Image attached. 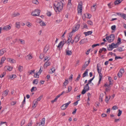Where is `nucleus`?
I'll return each instance as SVG.
<instances>
[{
	"label": "nucleus",
	"mask_w": 126,
	"mask_h": 126,
	"mask_svg": "<svg viewBox=\"0 0 126 126\" xmlns=\"http://www.w3.org/2000/svg\"><path fill=\"white\" fill-rule=\"evenodd\" d=\"M91 61L90 59V58L88 60V61L86 62L83 65L81 69L82 70H85V68L88 66L89 64V63Z\"/></svg>",
	"instance_id": "0eeeda50"
},
{
	"label": "nucleus",
	"mask_w": 126,
	"mask_h": 126,
	"mask_svg": "<svg viewBox=\"0 0 126 126\" xmlns=\"http://www.w3.org/2000/svg\"><path fill=\"white\" fill-rule=\"evenodd\" d=\"M70 101H69L67 103L63 104L61 106V109L62 110L66 109L67 107L69 104L71 103Z\"/></svg>",
	"instance_id": "6e6552de"
},
{
	"label": "nucleus",
	"mask_w": 126,
	"mask_h": 126,
	"mask_svg": "<svg viewBox=\"0 0 126 126\" xmlns=\"http://www.w3.org/2000/svg\"><path fill=\"white\" fill-rule=\"evenodd\" d=\"M112 83H109V84H108L107 83H106L104 85V86L105 87H110V85L112 84Z\"/></svg>",
	"instance_id": "cd10ccee"
},
{
	"label": "nucleus",
	"mask_w": 126,
	"mask_h": 126,
	"mask_svg": "<svg viewBox=\"0 0 126 126\" xmlns=\"http://www.w3.org/2000/svg\"><path fill=\"white\" fill-rule=\"evenodd\" d=\"M7 61L12 63H16V61L15 60L13 59H12L11 58H8L7 59Z\"/></svg>",
	"instance_id": "dca6fc26"
},
{
	"label": "nucleus",
	"mask_w": 126,
	"mask_h": 126,
	"mask_svg": "<svg viewBox=\"0 0 126 126\" xmlns=\"http://www.w3.org/2000/svg\"><path fill=\"white\" fill-rule=\"evenodd\" d=\"M80 26V25L79 24H77L73 28V29L71 32V33H74L78 30L79 29Z\"/></svg>",
	"instance_id": "39448f33"
},
{
	"label": "nucleus",
	"mask_w": 126,
	"mask_h": 126,
	"mask_svg": "<svg viewBox=\"0 0 126 126\" xmlns=\"http://www.w3.org/2000/svg\"><path fill=\"white\" fill-rule=\"evenodd\" d=\"M43 96L41 95L36 100L37 101H39L42 98Z\"/></svg>",
	"instance_id": "8fccbe9b"
},
{
	"label": "nucleus",
	"mask_w": 126,
	"mask_h": 126,
	"mask_svg": "<svg viewBox=\"0 0 126 126\" xmlns=\"http://www.w3.org/2000/svg\"><path fill=\"white\" fill-rule=\"evenodd\" d=\"M80 39V37L78 36H76L74 39V41L76 43L78 42Z\"/></svg>",
	"instance_id": "6ab92c4d"
},
{
	"label": "nucleus",
	"mask_w": 126,
	"mask_h": 126,
	"mask_svg": "<svg viewBox=\"0 0 126 126\" xmlns=\"http://www.w3.org/2000/svg\"><path fill=\"white\" fill-rule=\"evenodd\" d=\"M72 36L71 35H69V36L68 37V39L67 41H68V43L69 44H70V43L72 41Z\"/></svg>",
	"instance_id": "f3484780"
},
{
	"label": "nucleus",
	"mask_w": 126,
	"mask_h": 126,
	"mask_svg": "<svg viewBox=\"0 0 126 126\" xmlns=\"http://www.w3.org/2000/svg\"><path fill=\"white\" fill-rule=\"evenodd\" d=\"M101 68L100 66L98 64L97 65V70L98 73H101Z\"/></svg>",
	"instance_id": "4468645a"
},
{
	"label": "nucleus",
	"mask_w": 126,
	"mask_h": 126,
	"mask_svg": "<svg viewBox=\"0 0 126 126\" xmlns=\"http://www.w3.org/2000/svg\"><path fill=\"white\" fill-rule=\"evenodd\" d=\"M86 18H90L91 17V15L87 13L86 14Z\"/></svg>",
	"instance_id": "09e8293b"
},
{
	"label": "nucleus",
	"mask_w": 126,
	"mask_h": 126,
	"mask_svg": "<svg viewBox=\"0 0 126 126\" xmlns=\"http://www.w3.org/2000/svg\"><path fill=\"white\" fill-rule=\"evenodd\" d=\"M19 15V14L17 13H16L14 14L12 16L13 17H15L18 16Z\"/></svg>",
	"instance_id": "58836bf2"
},
{
	"label": "nucleus",
	"mask_w": 126,
	"mask_h": 126,
	"mask_svg": "<svg viewBox=\"0 0 126 126\" xmlns=\"http://www.w3.org/2000/svg\"><path fill=\"white\" fill-rule=\"evenodd\" d=\"M27 57H28V59L29 60L31 59L32 58V55L29 54L27 56Z\"/></svg>",
	"instance_id": "0e129e2a"
},
{
	"label": "nucleus",
	"mask_w": 126,
	"mask_h": 126,
	"mask_svg": "<svg viewBox=\"0 0 126 126\" xmlns=\"http://www.w3.org/2000/svg\"><path fill=\"white\" fill-rule=\"evenodd\" d=\"M16 76L14 75H10L9 76V79H13L15 78H16Z\"/></svg>",
	"instance_id": "a878e982"
},
{
	"label": "nucleus",
	"mask_w": 126,
	"mask_h": 126,
	"mask_svg": "<svg viewBox=\"0 0 126 126\" xmlns=\"http://www.w3.org/2000/svg\"><path fill=\"white\" fill-rule=\"evenodd\" d=\"M68 83V81L67 80H65V81L63 83V85L64 86H66Z\"/></svg>",
	"instance_id": "37998d69"
},
{
	"label": "nucleus",
	"mask_w": 126,
	"mask_h": 126,
	"mask_svg": "<svg viewBox=\"0 0 126 126\" xmlns=\"http://www.w3.org/2000/svg\"><path fill=\"white\" fill-rule=\"evenodd\" d=\"M37 90V89L36 87H32L31 89V91L32 92L33 91H35Z\"/></svg>",
	"instance_id": "72a5a7b5"
},
{
	"label": "nucleus",
	"mask_w": 126,
	"mask_h": 126,
	"mask_svg": "<svg viewBox=\"0 0 126 126\" xmlns=\"http://www.w3.org/2000/svg\"><path fill=\"white\" fill-rule=\"evenodd\" d=\"M20 26V23L19 22H17L16 23V27L18 28H19Z\"/></svg>",
	"instance_id": "c85d7f7f"
},
{
	"label": "nucleus",
	"mask_w": 126,
	"mask_h": 126,
	"mask_svg": "<svg viewBox=\"0 0 126 126\" xmlns=\"http://www.w3.org/2000/svg\"><path fill=\"white\" fill-rule=\"evenodd\" d=\"M40 121V122L38 123V126H44L45 119H41Z\"/></svg>",
	"instance_id": "423d86ee"
},
{
	"label": "nucleus",
	"mask_w": 126,
	"mask_h": 126,
	"mask_svg": "<svg viewBox=\"0 0 126 126\" xmlns=\"http://www.w3.org/2000/svg\"><path fill=\"white\" fill-rule=\"evenodd\" d=\"M114 47V48H116L118 47V45H119L117 44L116 43L115 44L114 43H112Z\"/></svg>",
	"instance_id": "f704fd0d"
},
{
	"label": "nucleus",
	"mask_w": 126,
	"mask_h": 126,
	"mask_svg": "<svg viewBox=\"0 0 126 126\" xmlns=\"http://www.w3.org/2000/svg\"><path fill=\"white\" fill-rule=\"evenodd\" d=\"M84 89H85L87 91H88L89 90V84H87L85 85L84 86Z\"/></svg>",
	"instance_id": "5701e85b"
},
{
	"label": "nucleus",
	"mask_w": 126,
	"mask_h": 126,
	"mask_svg": "<svg viewBox=\"0 0 126 126\" xmlns=\"http://www.w3.org/2000/svg\"><path fill=\"white\" fill-rule=\"evenodd\" d=\"M40 25L41 26H45L46 24L44 22H42L41 21V22H40Z\"/></svg>",
	"instance_id": "a18cd8bd"
},
{
	"label": "nucleus",
	"mask_w": 126,
	"mask_h": 126,
	"mask_svg": "<svg viewBox=\"0 0 126 126\" xmlns=\"http://www.w3.org/2000/svg\"><path fill=\"white\" fill-rule=\"evenodd\" d=\"M26 25L28 27H30L32 26V24L29 22H27L26 23Z\"/></svg>",
	"instance_id": "4c0bfd02"
},
{
	"label": "nucleus",
	"mask_w": 126,
	"mask_h": 126,
	"mask_svg": "<svg viewBox=\"0 0 126 126\" xmlns=\"http://www.w3.org/2000/svg\"><path fill=\"white\" fill-rule=\"evenodd\" d=\"M80 77H81L80 74H79L76 79L75 80V81L76 82L78 81L79 80L80 78Z\"/></svg>",
	"instance_id": "473e14b6"
},
{
	"label": "nucleus",
	"mask_w": 126,
	"mask_h": 126,
	"mask_svg": "<svg viewBox=\"0 0 126 126\" xmlns=\"http://www.w3.org/2000/svg\"><path fill=\"white\" fill-rule=\"evenodd\" d=\"M122 17L124 19L126 20V14L123 13Z\"/></svg>",
	"instance_id": "5fc2aeb1"
},
{
	"label": "nucleus",
	"mask_w": 126,
	"mask_h": 126,
	"mask_svg": "<svg viewBox=\"0 0 126 126\" xmlns=\"http://www.w3.org/2000/svg\"><path fill=\"white\" fill-rule=\"evenodd\" d=\"M111 29L113 30H115L116 29V26L115 25L112 26L111 27Z\"/></svg>",
	"instance_id": "13d9d810"
},
{
	"label": "nucleus",
	"mask_w": 126,
	"mask_h": 126,
	"mask_svg": "<svg viewBox=\"0 0 126 126\" xmlns=\"http://www.w3.org/2000/svg\"><path fill=\"white\" fill-rule=\"evenodd\" d=\"M68 92H66V93H68V92H70L72 90V87L71 86H69L68 87Z\"/></svg>",
	"instance_id": "864d4df0"
},
{
	"label": "nucleus",
	"mask_w": 126,
	"mask_h": 126,
	"mask_svg": "<svg viewBox=\"0 0 126 126\" xmlns=\"http://www.w3.org/2000/svg\"><path fill=\"white\" fill-rule=\"evenodd\" d=\"M116 14L119 16L122 17L123 14V13H117Z\"/></svg>",
	"instance_id": "bf43d9fd"
},
{
	"label": "nucleus",
	"mask_w": 126,
	"mask_h": 126,
	"mask_svg": "<svg viewBox=\"0 0 126 126\" xmlns=\"http://www.w3.org/2000/svg\"><path fill=\"white\" fill-rule=\"evenodd\" d=\"M86 91H86V90H85V89H84L82 90L81 93L82 94H84L86 93Z\"/></svg>",
	"instance_id": "69168bd1"
},
{
	"label": "nucleus",
	"mask_w": 126,
	"mask_h": 126,
	"mask_svg": "<svg viewBox=\"0 0 126 126\" xmlns=\"http://www.w3.org/2000/svg\"><path fill=\"white\" fill-rule=\"evenodd\" d=\"M13 68V67L8 66H6L4 67V69L5 70H8L9 71H11Z\"/></svg>",
	"instance_id": "9d476101"
},
{
	"label": "nucleus",
	"mask_w": 126,
	"mask_h": 126,
	"mask_svg": "<svg viewBox=\"0 0 126 126\" xmlns=\"http://www.w3.org/2000/svg\"><path fill=\"white\" fill-rule=\"evenodd\" d=\"M119 72L122 74L124 72V69L123 68H121L120 69Z\"/></svg>",
	"instance_id": "79ce46f5"
},
{
	"label": "nucleus",
	"mask_w": 126,
	"mask_h": 126,
	"mask_svg": "<svg viewBox=\"0 0 126 126\" xmlns=\"http://www.w3.org/2000/svg\"><path fill=\"white\" fill-rule=\"evenodd\" d=\"M103 94H101L100 95L99 97V101L102 102L103 101L102 97L103 96Z\"/></svg>",
	"instance_id": "a19ab883"
},
{
	"label": "nucleus",
	"mask_w": 126,
	"mask_h": 126,
	"mask_svg": "<svg viewBox=\"0 0 126 126\" xmlns=\"http://www.w3.org/2000/svg\"><path fill=\"white\" fill-rule=\"evenodd\" d=\"M47 14L48 16H50L51 15V13L49 11H48L47 12Z\"/></svg>",
	"instance_id": "052dcab7"
},
{
	"label": "nucleus",
	"mask_w": 126,
	"mask_h": 126,
	"mask_svg": "<svg viewBox=\"0 0 126 126\" xmlns=\"http://www.w3.org/2000/svg\"><path fill=\"white\" fill-rule=\"evenodd\" d=\"M38 74H39L38 73H37L36 74H34V77L35 78H39V76Z\"/></svg>",
	"instance_id": "49530a36"
},
{
	"label": "nucleus",
	"mask_w": 126,
	"mask_h": 126,
	"mask_svg": "<svg viewBox=\"0 0 126 126\" xmlns=\"http://www.w3.org/2000/svg\"><path fill=\"white\" fill-rule=\"evenodd\" d=\"M48 47H46L44 48V52L45 53H46L47 52V51L48 50Z\"/></svg>",
	"instance_id": "de8ad7c7"
},
{
	"label": "nucleus",
	"mask_w": 126,
	"mask_h": 126,
	"mask_svg": "<svg viewBox=\"0 0 126 126\" xmlns=\"http://www.w3.org/2000/svg\"><path fill=\"white\" fill-rule=\"evenodd\" d=\"M117 43L118 44H119V45L121 44V39L119 37L118 38Z\"/></svg>",
	"instance_id": "7c9ffc66"
},
{
	"label": "nucleus",
	"mask_w": 126,
	"mask_h": 126,
	"mask_svg": "<svg viewBox=\"0 0 126 126\" xmlns=\"http://www.w3.org/2000/svg\"><path fill=\"white\" fill-rule=\"evenodd\" d=\"M96 5L94 4L91 7V10L92 12H94L95 11L96 8Z\"/></svg>",
	"instance_id": "4be33fe9"
},
{
	"label": "nucleus",
	"mask_w": 126,
	"mask_h": 126,
	"mask_svg": "<svg viewBox=\"0 0 126 126\" xmlns=\"http://www.w3.org/2000/svg\"><path fill=\"white\" fill-rule=\"evenodd\" d=\"M40 10H36L32 13V15L33 16H38L39 15Z\"/></svg>",
	"instance_id": "7ed1b4c3"
},
{
	"label": "nucleus",
	"mask_w": 126,
	"mask_h": 126,
	"mask_svg": "<svg viewBox=\"0 0 126 126\" xmlns=\"http://www.w3.org/2000/svg\"><path fill=\"white\" fill-rule=\"evenodd\" d=\"M117 109H118V107L115 105L113 106L112 108V109L113 110H115Z\"/></svg>",
	"instance_id": "680f3d73"
},
{
	"label": "nucleus",
	"mask_w": 126,
	"mask_h": 126,
	"mask_svg": "<svg viewBox=\"0 0 126 126\" xmlns=\"http://www.w3.org/2000/svg\"><path fill=\"white\" fill-rule=\"evenodd\" d=\"M18 68V70L20 72H21L23 70V66L19 65Z\"/></svg>",
	"instance_id": "393cba45"
},
{
	"label": "nucleus",
	"mask_w": 126,
	"mask_h": 126,
	"mask_svg": "<svg viewBox=\"0 0 126 126\" xmlns=\"http://www.w3.org/2000/svg\"><path fill=\"white\" fill-rule=\"evenodd\" d=\"M88 70L87 69L86 71L83 74V77L84 78L88 74Z\"/></svg>",
	"instance_id": "bb28decb"
},
{
	"label": "nucleus",
	"mask_w": 126,
	"mask_h": 126,
	"mask_svg": "<svg viewBox=\"0 0 126 126\" xmlns=\"http://www.w3.org/2000/svg\"><path fill=\"white\" fill-rule=\"evenodd\" d=\"M114 48L112 43L111 44L109 45V47H108V50L109 51H111Z\"/></svg>",
	"instance_id": "9b49d317"
},
{
	"label": "nucleus",
	"mask_w": 126,
	"mask_h": 126,
	"mask_svg": "<svg viewBox=\"0 0 126 126\" xmlns=\"http://www.w3.org/2000/svg\"><path fill=\"white\" fill-rule=\"evenodd\" d=\"M9 91V90H6L3 93L2 95L4 96H6L8 94Z\"/></svg>",
	"instance_id": "a211bd4d"
},
{
	"label": "nucleus",
	"mask_w": 126,
	"mask_h": 126,
	"mask_svg": "<svg viewBox=\"0 0 126 126\" xmlns=\"http://www.w3.org/2000/svg\"><path fill=\"white\" fill-rule=\"evenodd\" d=\"M35 70H31L29 72V74L30 75L32 74V73H34Z\"/></svg>",
	"instance_id": "338daca9"
},
{
	"label": "nucleus",
	"mask_w": 126,
	"mask_h": 126,
	"mask_svg": "<svg viewBox=\"0 0 126 126\" xmlns=\"http://www.w3.org/2000/svg\"><path fill=\"white\" fill-rule=\"evenodd\" d=\"M6 59V58L5 57L3 56L2 57L1 59L0 62H2L3 63L4 62V61Z\"/></svg>",
	"instance_id": "2f4dec72"
},
{
	"label": "nucleus",
	"mask_w": 126,
	"mask_h": 126,
	"mask_svg": "<svg viewBox=\"0 0 126 126\" xmlns=\"http://www.w3.org/2000/svg\"><path fill=\"white\" fill-rule=\"evenodd\" d=\"M32 2L35 4H36L39 3V2L37 0H33L32 1Z\"/></svg>",
	"instance_id": "e433bc0d"
},
{
	"label": "nucleus",
	"mask_w": 126,
	"mask_h": 126,
	"mask_svg": "<svg viewBox=\"0 0 126 126\" xmlns=\"http://www.w3.org/2000/svg\"><path fill=\"white\" fill-rule=\"evenodd\" d=\"M109 83H112V82H113V80H111V78L110 77H109Z\"/></svg>",
	"instance_id": "774afa93"
},
{
	"label": "nucleus",
	"mask_w": 126,
	"mask_h": 126,
	"mask_svg": "<svg viewBox=\"0 0 126 126\" xmlns=\"http://www.w3.org/2000/svg\"><path fill=\"white\" fill-rule=\"evenodd\" d=\"M44 57V55L42 54H41L40 56V59H42Z\"/></svg>",
	"instance_id": "e2e57ef3"
},
{
	"label": "nucleus",
	"mask_w": 126,
	"mask_h": 126,
	"mask_svg": "<svg viewBox=\"0 0 126 126\" xmlns=\"http://www.w3.org/2000/svg\"><path fill=\"white\" fill-rule=\"evenodd\" d=\"M122 113V111L120 110H119V112L117 114V116H120Z\"/></svg>",
	"instance_id": "603ef678"
},
{
	"label": "nucleus",
	"mask_w": 126,
	"mask_h": 126,
	"mask_svg": "<svg viewBox=\"0 0 126 126\" xmlns=\"http://www.w3.org/2000/svg\"><path fill=\"white\" fill-rule=\"evenodd\" d=\"M123 0H116L114 2V4L115 5H118Z\"/></svg>",
	"instance_id": "aec40b11"
},
{
	"label": "nucleus",
	"mask_w": 126,
	"mask_h": 126,
	"mask_svg": "<svg viewBox=\"0 0 126 126\" xmlns=\"http://www.w3.org/2000/svg\"><path fill=\"white\" fill-rule=\"evenodd\" d=\"M19 41L20 42V43L22 44H25V41L22 39H19Z\"/></svg>",
	"instance_id": "c9c22d12"
},
{
	"label": "nucleus",
	"mask_w": 126,
	"mask_h": 126,
	"mask_svg": "<svg viewBox=\"0 0 126 126\" xmlns=\"http://www.w3.org/2000/svg\"><path fill=\"white\" fill-rule=\"evenodd\" d=\"M115 36L114 34H111L109 36H107L106 37V39L109 43L112 42L114 40Z\"/></svg>",
	"instance_id": "f03ea898"
},
{
	"label": "nucleus",
	"mask_w": 126,
	"mask_h": 126,
	"mask_svg": "<svg viewBox=\"0 0 126 126\" xmlns=\"http://www.w3.org/2000/svg\"><path fill=\"white\" fill-rule=\"evenodd\" d=\"M50 63L49 62L47 61L45 63L44 67V68H46L47 67L50 65Z\"/></svg>",
	"instance_id": "ddd939ff"
},
{
	"label": "nucleus",
	"mask_w": 126,
	"mask_h": 126,
	"mask_svg": "<svg viewBox=\"0 0 126 126\" xmlns=\"http://www.w3.org/2000/svg\"><path fill=\"white\" fill-rule=\"evenodd\" d=\"M122 74H122V73H121L120 72H119L118 73L117 75L119 77V78H120L122 76Z\"/></svg>",
	"instance_id": "6e6d98bb"
},
{
	"label": "nucleus",
	"mask_w": 126,
	"mask_h": 126,
	"mask_svg": "<svg viewBox=\"0 0 126 126\" xmlns=\"http://www.w3.org/2000/svg\"><path fill=\"white\" fill-rule=\"evenodd\" d=\"M99 80L98 82V84L99 85L100 83V81L101 80V79L102 77V74L101 73H99Z\"/></svg>",
	"instance_id": "f8f14e48"
},
{
	"label": "nucleus",
	"mask_w": 126,
	"mask_h": 126,
	"mask_svg": "<svg viewBox=\"0 0 126 126\" xmlns=\"http://www.w3.org/2000/svg\"><path fill=\"white\" fill-rule=\"evenodd\" d=\"M87 23L89 25H93V23L90 20L88 21H87Z\"/></svg>",
	"instance_id": "c03bdc74"
},
{
	"label": "nucleus",
	"mask_w": 126,
	"mask_h": 126,
	"mask_svg": "<svg viewBox=\"0 0 126 126\" xmlns=\"http://www.w3.org/2000/svg\"><path fill=\"white\" fill-rule=\"evenodd\" d=\"M118 51H119V52H121L124 50L123 49L122 47H119L117 48Z\"/></svg>",
	"instance_id": "ea45409f"
},
{
	"label": "nucleus",
	"mask_w": 126,
	"mask_h": 126,
	"mask_svg": "<svg viewBox=\"0 0 126 126\" xmlns=\"http://www.w3.org/2000/svg\"><path fill=\"white\" fill-rule=\"evenodd\" d=\"M92 33V31H89L87 32H84V34L86 36L88 35H91Z\"/></svg>",
	"instance_id": "b1692460"
},
{
	"label": "nucleus",
	"mask_w": 126,
	"mask_h": 126,
	"mask_svg": "<svg viewBox=\"0 0 126 126\" xmlns=\"http://www.w3.org/2000/svg\"><path fill=\"white\" fill-rule=\"evenodd\" d=\"M11 28L10 26L9 25H8L2 28V30H4L8 31L10 30Z\"/></svg>",
	"instance_id": "1a4fd4ad"
},
{
	"label": "nucleus",
	"mask_w": 126,
	"mask_h": 126,
	"mask_svg": "<svg viewBox=\"0 0 126 126\" xmlns=\"http://www.w3.org/2000/svg\"><path fill=\"white\" fill-rule=\"evenodd\" d=\"M99 44H95L93 45L92 46V47L93 48H94L95 47H96L97 46H99Z\"/></svg>",
	"instance_id": "4d7b16f0"
},
{
	"label": "nucleus",
	"mask_w": 126,
	"mask_h": 126,
	"mask_svg": "<svg viewBox=\"0 0 126 126\" xmlns=\"http://www.w3.org/2000/svg\"><path fill=\"white\" fill-rule=\"evenodd\" d=\"M38 80L37 79H34L33 82V84H37L38 82Z\"/></svg>",
	"instance_id": "c756f323"
},
{
	"label": "nucleus",
	"mask_w": 126,
	"mask_h": 126,
	"mask_svg": "<svg viewBox=\"0 0 126 126\" xmlns=\"http://www.w3.org/2000/svg\"><path fill=\"white\" fill-rule=\"evenodd\" d=\"M82 3H79L77 10L78 13H81L82 12Z\"/></svg>",
	"instance_id": "20e7f679"
},
{
	"label": "nucleus",
	"mask_w": 126,
	"mask_h": 126,
	"mask_svg": "<svg viewBox=\"0 0 126 126\" xmlns=\"http://www.w3.org/2000/svg\"><path fill=\"white\" fill-rule=\"evenodd\" d=\"M6 52L5 49H3L0 50V56L2 55L4 53Z\"/></svg>",
	"instance_id": "2eb2a0df"
},
{
	"label": "nucleus",
	"mask_w": 126,
	"mask_h": 126,
	"mask_svg": "<svg viewBox=\"0 0 126 126\" xmlns=\"http://www.w3.org/2000/svg\"><path fill=\"white\" fill-rule=\"evenodd\" d=\"M54 9L57 13H59L62 10L63 5L61 1L58 2L56 1L54 3Z\"/></svg>",
	"instance_id": "f257e3e1"
},
{
	"label": "nucleus",
	"mask_w": 126,
	"mask_h": 126,
	"mask_svg": "<svg viewBox=\"0 0 126 126\" xmlns=\"http://www.w3.org/2000/svg\"><path fill=\"white\" fill-rule=\"evenodd\" d=\"M25 120L24 119H23L21 121V126H22L25 123Z\"/></svg>",
	"instance_id": "3c124183"
},
{
	"label": "nucleus",
	"mask_w": 126,
	"mask_h": 126,
	"mask_svg": "<svg viewBox=\"0 0 126 126\" xmlns=\"http://www.w3.org/2000/svg\"><path fill=\"white\" fill-rule=\"evenodd\" d=\"M66 54L69 56L72 54V52L71 50L70 51L68 49H66Z\"/></svg>",
	"instance_id": "412c9836"
}]
</instances>
